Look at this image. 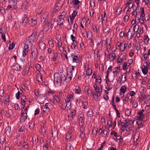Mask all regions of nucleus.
<instances>
[{
  "instance_id": "1",
  "label": "nucleus",
  "mask_w": 150,
  "mask_h": 150,
  "mask_svg": "<svg viewBox=\"0 0 150 150\" xmlns=\"http://www.w3.org/2000/svg\"><path fill=\"white\" fill-rule=\"evenodd\" d=\"M54 82L61 84L62 81H64L66 79L65 76L63 74L60 75L59 73H55L54 75Z\"/></svg>"
},
{
  "instance_id": "2",
  "label": "nucleus",
  "mask_w": 150,
  "mask_h": 150,
  "mask_svg": "<svg viewBox=\"0 0 150 150\" xmlns=\"http://www.w3.org/2000/svg\"><path fill=\"white\" fill-rule=\"evenodd\" d=\"M37 35V32H34L29 37L27 40V41L32 45H33L34 44H35Z\"/></svg>"
},
{
  "instance_id": "3",
  "label": "nucleus",
  "mask_w": 150,
  "mask_h": 150,
  "mask_svg": "<svg viewBox=\"0 0 150 150\" xmlns=\"http://www.w3.org/2000/svg\"><path fill=\"white\" fill-rule=\"evenodd\" d=\"M131 120H125L124 121L125 122H126L125 125H123L121 124V125L122 126L121 128L122 130L124 132H125V131H128L129 130L130 131V126L131 125L129 124L128 122H130Z\"/></svg>"
},
{
  "instance_id": "4",
  "label": "nucleus",
  "mask_w": 150,
  "mask_h": 150,
  "mask_svg": "<svg viewBox=\"0 0 150 150\" xmlns=\"http://www.w3.org/2000/svg\"><path fill=\"white\" fill-rule=\"evenodd\" d=\"M32 58L34 59H36L37 58V55L38 54V52L37 48L33 47L31 48Z\"/></svg>"
},
{
  "instance_id": "5",
  "label": "nucleus",
  "mask_w": 150,
  "mask_h": 150,
  "mask_svg": "<svg viewBox=\"0 0 150 150\" xmlns=\"http://www.w3.org/2000/svg\"><path fill=\"white\" fill-rule=\"evenodd\" d=\"M24 49L23 51V57H25L27 54H28L29 50L28 45L25 44L24 47Z\"/></svg>"
},
{
  "instance_id": "6",
  "label": "nucleus",
  "mask_w": 150,
  "mask_h": 150,
  "mask_svg": "<svg viewBox=\"0 0 150 150\" xmlns=\"http://www.w3.org/2000/svg\"><path fill=\"white\" fill-rule=\"evenodd\" d=\"M121 77H119L117 81L119 82V84H122V83H124L126 81V76L124 74L122 75Z\"/></svg>"
},
{
  "instance_id": "7",
  "label": "nucleus",
  "mask_w": 150,
  "mask_h": 150,
  "mask_svg": "<svg viewBox=\"0 0 150 150\" xmlns=\"http://www.w3.org/2000/svg\"><path fill=\"white\" fill-rule=\"evenodd\" d=\"M144 112V109H142L138 112L137 114L138 115V119H143L144 116V114H143V112Z\"/></svg>"
},
{
  "instance_id": "8",
  "label": "nucleus",
  "mask_w": 150,
  "mask_h": 150,
  "mask_svg": "<svg viewBox=\"0 0 150 150\" xmlns=\"http://www.w3.org/2000/svg\"><path fill=\"white\" fill-rule=\"evenodd\" d=\"M71 56L73 57V62L74 63V65H77V63L79 62L78 56L72 54Z\"/></svg>"
},
{
  "instance_id": "9",
  "label": "nucleus",
  "mask_w": 150,
  "mask_h": 150,
  "mask_svg": "<svg viewBox=\"0 0 150 150\" xmlns=\"http://www.w3.org/2000/svg\"><path fill=\"white\" fill-rule=\"evenodd\" d=\"M49 104L48 103H46L45 106H43L42 108V110H43L44 112H49L50 110L48 108V105Z\"/></svg>"
},
{
  "instance_id": "10",
  "label": "nucleus",
  "mask_w": 150,
  "mask_h": 150,
  "mask_svg": "<svg viewBox=\"0 0 150 150\" xmlns=\"http://www.w3.org/2000/svg\"><path fill=\"white\" fill-rule=\"evenodd\" d=\"M39 47L42 50H43L46 47V45L43 41L40 42Z\"/></svg>"
},
{
  "instance_id": "11",
  "label": "nucleus",
  "mask_w": 150,
  "mask_h": 150,
  "mask_svg": "<svg viewBox=\"0 0 150 150\" xmlns=\"http://www.w3.org/2000/svg\"><path fill=\"white\" fill-rule=\"evenodd\" d=\"M76 112L75 111H72L68 115L69 120H72L74 116H75Z\"/></svg>"
},
{
  "instance_id": "12",
  "label": "nucleus",
  "mask_w": 150,
  "mask_h": 150,
  "mask_svg": "<svg viewBox=\"0 0 150 150\" xmlns=\"http://www.w3.org/2000/svg\"><path fill=\"white\" fill-rule=\"evenodd\" d=\"M22 68L21 65H18V64L15 65L13 66V69L16 71H20L21 70Z\"/></svg>"
},
{
  "instance_id": "13",
  "label": "nucleus",
  "mask_w": 150,
  "mask_h": 150,
  "mask_svg": "<svg viewBox=\"0 0 150 150\" xmlns=\"http://www.w3.org/2000/svg\"><path fill=\"white\" fill-rule=\"evenodd\" d=\"M72 77V72L71 70H70L69 71H67V78L66 79H69L71 80Z\"/></svg>"
},
{
  "instance_id": "14",
  "label": "nucleus",
  "mask_w": 150,
  "mask_h": 150,
  "mask_svg": "<svg viewBox=\"0 0 150 150\" xmlns=\"http://www.w3.org/2000/svg\"><path fill=\"white\" fill-rule=\"evenodd\" d=\"M84 89L85 90H86V89L87 90L88 95L89 96H91L92 95V93L93 94V93L92 90L88 88V86H86L85 88Z\"/></svg>"
},
{
  "instance_id": "15",
  "label": "nucleus",
  "mask_w": 150,
  "mask_h": 150,
  "mask_svg": "<svg viewBox=\"0 0 150 150\" xmlns=\"http://www.w3.org/2000/svg\"><path fill=\"white\" fill-rule=\"evenodd\" d=\"M143 120V119H137L138 120L136 122L138 125V127H137L138 129H139L140 128V127H139V126H142L144 125V123L142 121Z\"/></svg>"
},
{
  "instance_id": "16",
  "label": "nucleus",
  "mask_w": 150,
  "mask_h": 150,
  "mask_svg": "<svg viewBox=\"0 0 150 150\" xmlns=\"http://www.w3.org/2000/svg\"><path fill=\"white\" fill-rule=\"evenodd\" d=\"M143 97L144 101V103H146L149 101L150 100V96L149 95L146 96L145 95H142Z\"/></svg>"
},
{
  "instance_id": "17",
  "label": "nucleus",
  "mask_w": 150,
  "mask_h": 150,
  "mask_svg": "<svg viewBox=\"0 0 150 150\" xmlns=\"http://www.w3.org/2000/svg\"><path fill=\"white\" fill-rule=\"evenodd\" d=\"M47 15H43L41 16V23H44L45 22H46V21H47Z\"/></svg>"
},
{
  "instance_id": "18",
  "label": "nucleus",
  "mask_w": 150,
  "mask_h": 150,
  "mask_svg": "<svg viewBox=\"0 0 150 150\" xmlns=\"http://www.w3.org/2000/svg\"><path fill=\"white\" fill-rule=\"evenodd\" d=\"M58 21L59 22V23H57V25H62L65 21L64 18H63L60 17H58Z\"/></svg>"
},
{
  "instance_id": "19",
  "label": "nucleus",
  "mask_w": 150,
  "mask_h": 150,
  "mask_svg": "<svg viewBox=\"0 0 150 150\" xmlns=\"http://www.w3.org/2000/svg\"><path fill=\"white\" fill-rule=\"evenodd\" d=\"M144 67L142 68V71L143 74H146L148 72V68L146 67L145 64L143 65Z\"/></svg>"
},
{
  "instance_id": "20",
  "label": "nucleus",
  "mask_w": 150,
  "mask_h": 150,
  "mask_svg": "<svg viewBox=\"0 0 150 150\" xmlns=\"http://www.w3.org/2000/svg\"><path fill=\"white\" fill-rule=\"evenodd\" d=\"M124 54H121L118 59V63H121L123 62V58L124 57Z\"/></svg>"
},
{
  "instance_id": "21",
  "label": "nucleus",
  "mask_w": 150,
  "mask_h": 150,
  "mask_svg": "<svg viewBox=\"0 0 150 150\" xmlns=\"http://www.w3.org/2000/svg\"><path fill=\"white\" fill-rule=\"evenodd\" d=\"M56 19L55 18H52L50 20V22L48 23V24H50V28H52L53 27V25H54V23Z\"/></svg>"
},
{
  "instance_id": "22",
  "label": "nucleus",
  "mask_w": 150,
  "mask_h": 150,
  "mask_svg": "<svg viewBox=\"0 0 150 150\" xmlns=\"http://www.w3.org/2000/svg\"><path fill=\"white\" fill-rule=\"evenodd\" d=\"M110 28L109 26H106L105 28L103 30L104 33H107V34H108L109 32H110Z\"/></svg>"
},
{
  "instance_id": "23",
  "label": "nucleus",
  "mask_w": 150,
  "mask_h": 150,
  "mask_svg": "<svg viewBox=\"0 0 150 150\" xmlns=\"http://www.w3.org/2000/svg\"><path fill=\"white\" fill-rule=\"evenodd\" d=\"M25 113L24 112H22L21 113V120H23L24 121L26 120L27 119V115L26 114V115H25Z\"/></svg>"
},
{
  "instance_id": "24",
  "label": "nucleus",
  "mask_w": 150,
  "mask_h": 150,
  "mask_svg": "<svg viewBox=\"0 0 150 150\" xmlns=\"http://www.w3.org/2000/svg\"><path fill=\"white\" fill-rule=\"evenodd\" d=\"M87 115L90 117H92L93 116V112L92 109H89L87 113Z\"/></svg>"
},
{
  "instance_id": "25",
  "label": "nucleus",
  "mask_w": 150,
  "mask_h": 150,
  "mask_svg": "<svg viewBox=\"0 0 150 150\" xmlns=\"http://www.w3.org/2000/svg\"><path fill=\"white\" fill-rule=\"evenodd\" d=\"M86 75L87 76H90L92 73V70L91 69L88 68L86 71Z\"/></svg>"
},
{
  "instance_id": "26",
  "label": "nucleus",
  "mask_w": 150,
  "mask_h": 150,
  "mask_svg": "<svg viewBox=\"0 0 150 150\" xmlns=\"http://www.w3.org/2000/svg\"><path fill=\"white\" fill-rule=\"evenodd\" d=\"M80 1L78 0H74V5L76 6L77 9H79V5H78V4L80 3Z\"/></svg>"
},
{
  "instance_id": "27",
  "label": "nucleus",
  "mask_w": 150,
  "mask_h": 150,
  "mask_svg": "<svg viewBox=\"0 0 150 150\" xmlns=\"http://www.w3.org/2000/svg\"><path fill=\"white\" fill-rule=\"evenodd\" d=\"M11 130V129L10 127L8 126L5 129V133L6 134H10Z\"/></svg>"
},
{
  "instance_id": "28",
  "label": "nucleus",
  "mask_w": 150,
  "mask_h": 150,
  "mask_svg": "<svg viewBox=\"0 0 150 150\" xmlns=\"http://www.w3.org/2000/svg\"><path fill=\"white\" fill-rule=\"evenodd\" d=\"M131 28V27L130 28L127 33V40H130L131 39V33L130 30Z\"/></svg>"
},
{
  "instance_id": "29",
  "label": "nucleus",
  "mask_w": 150,
  "mask_h": 150,
  "mask_svg": "<svg viewBox=\"0 0 150 150\" xmlns=\"http://www.w3.org/2000/svg\"><path fill=\"white\" fill-rule=\"evenodd\" d=\"M50 25H47L44 26L43 28V31H45V32L47 31L50 29Z\"/></svg>"
},
{
  "instance_id": "30",
  "label": "nucleus",
  "mask_w": 150,
  "mask_h": 150,
  "mask_svg": "<svg viewBox=\"0 0 150 150\" xmlns=\"http://www.w3.org/2000/svg\"><path fill=\"white\" fill-rule=\"evenodd\" d=\"M131 59H129L127 62L128 64H129V65H128L127 67V71L128 70V71H130L131 70L130 67V66L131 64Z\"/></svg>"
},
{
  "instance_id": "31",
  "label": "nucleus",
  "mask_w": 150,
  "mask_h": 150,
  "mask_svg": "<svg viewBox=\"0 0 150 150\" xmlns=\"http://www.w3.org/2000/svg\"><path fill=\"white\" fill-rule=\"evenodd\" d=\"M66 148L68 150H74L73 147L70 144H67L66 145Z\"/></svg>"
},
{
  "instance_id": "32",
  "label": "nucleus",
  "mask_w": 150,
  "mask_h": 150,
  "mask_svg": "<svg viewBox=\"0 0 150 150\" xmlns=\"http://www.w3.org/2000/svg\"><path fill=\"white\" fill-rule=\"evenodd\" d=\"M117 67H115L113 69L114 71H113V73L114 74V76L115 75L116 76L120 71L117 69Z\"/></svg>"
},
{
  "instance_id": "33",
  "label": "nucleus",
  "mask_w": 150,
  "mask_h": 150,
  "mask_svg": "<svg viewBox=\"0 0 150 150\" xmlns=\"http://www.w3.org/2000/svg\"><path fill=\"white\" fill-rule=\"evenodd\" d=\"M125 112L126 115L127 116H129L130 115L131 112V110L126 109L125 110Z\"/></svg>"
},
{
  "instance_id": "34",
  "label": "nucleus",
  "mask_w": 150,
  "mask_h": 150,
  "mask_svg": "<svg viewBox=\"0 0 150 150\" xmlns=\"http://www.w3.org/2000/svg\"><path fill=\"white\" fill-rule=\"evenodd\" d=\"M115 54L114 53L112 52L111 54H109V59H110V57H112V61H113L114 59H115Z\"/></svg>"
},
{
  "instance_id": "35",
  "label": "nucleus",
  "mask_w": 150,
  "mask_h": 150,
  "mask_svg": "<svg viewBox=\"0 0 150 150\" xmlns=\"http://www.w3.org/2000/svg\"><path fill=\"white\" fill-rule=\"evenodd\" d=\"M32 139L33 140V143L35 145L38 142V137H33Z\"/></svg>"
},
{
  "instance_id": "36",
  "label": "nucleus",
  "mask_w": 150,
  "mask_h": 150,
  "mask_svg": "<svg viewBox=\"0 0 150 150\" xmlns=\"http://www.w3.org/2000/svg\"><path fill=\"white\" fill-rule=\"evenodd\" d=\"M31 25L32 26L35 25L37 24V21L36 19H33L32 18L31 19Z\"/></svg>"
},
{
  "instance_id": "37",
  "label": "nucleus",
  "mask_w": 150,
  "mask_h": 150,
  "mask_svg": "<svg viewBox=\"0 0 150 150\" xmlns=\"http://www.w3.org/2000/svg\"><path fill=\"white\" fill-rule=\"evenodd\" d=\"M25 62V60L23 59H20L18 62L19 65H23Z\"/></svg>"
},
{
  "instance_id": "38",
  "label": "nucleus",
  "mask_w": 150,
  "mask_h": 150,
  "mask_svg": "<svg viewBox=\"0 0 150 150\" xmlns=\"http://www.w3.org/2000/svg\"><path fill=\"white\" fill-rule=\"evenodd\" d=\"M67 15V13L66 12L63 11L61 15L59 16L58 17H61V18H64Z\"/></svg>"
},
{
  "instance_id": "39",
  "label": "nucleus",
  "mask_w": 150,
  "mask_h": 150,
  "mask_svg": "<svg viewBox=\"0 0 150 150\" xmlns=\"http://www.w3.org/2000/svg\"><path fill=\"white\" fill-rule=\"evenodd\" d=\"M58 57V54L57 53L55 52L54 53V55L53 56L52 58V60L54 61H56L57 58Z\"/></svg>"
},
{
  "instance_id": "40",
  "label": "nucleus",
  "mask_w": 150,
  "mask_h": 150,
  "mask_svg": "<svg viewBox=\"0 0 150 150\" xmlns=\"http://www.w3.org/2000/svg\"><path fill=\"white\" fill-rule=\"evenodd\" d=\"M29 127L30 129H33L34 126L35 124L34 122H31L29 123Z\"/></svg>"
},
{
  "instance_id": "41",
  "label": "nucleus",
  "mask_w": 150,
  "mask_h": 150,
  "mask_svg": "<svg viewBox=\"0 0 150 150\" xmlns=\"http://www.w3.org/2000/svg\"><path fill=\"white\" fill-rule=\"evenodd\" d=\"M21 99L22 101V103H24L26 100V97L25 96H21Z\"/></svg>"
},
{
  "instance_id": "42",
  "label": "nucleus",
  "mask_w": 150,
  "mask_h": 150,
  "mask_svg": "<svg viewBox=\"0 0 150 150\" xmlns=\"http://www.w3.org/2000/svg\"><path fill=\"white\" fill-rule=\"evenodd\" d=\"M138 30V26L134 25L133 27V30L134 32H137Z\"/></svg>"
},
{
  "instance_id": "43",
  "label": "nucleus",
  "mask_w": 150,
  "mask_h": 150,
  "mask_svg": "<svg viewBox=\"0 0 150 150\" xmlns=\"http://www.w3.org/2000/svg\"><path fill=\"white\" fill-rule=\"evenodd\" d=\"M58 135V132L57 131H55L53 132H52V137L55 138V137H57Z\"/></svg>"
},
{
  "instance_id": "44",
  "label": "nucleus",
  "mask_w": 150,
  "mask_h": 150,
  "mask_svg": "<svg viewBox=\"0 0 150 150\" xmlns=\"http://www.w3.org/2000/svg\"><path fill=\"white\" fill-rule=\"evenodd\" d=\"M78 119L79 120V122H80L81 124L82 125H83L84 123V121H83V117L82 116H79L78 117Z\"/></svg>"
},
{
  "instance_id": "45",
  "label": "nucleus",
  "mask_w": 150,
  "mask_h": 150,
  "mask_svg": "<svg viewBox=\"0 0 150 150\" xmlns=\"http://www.w3.org/2000/svg\"><path fill=\"white\" fill-rule=\"evenodd\" d=\"M55 99L56 101L58 103L60 102V97L58 96H55Z\"/></svg>"
},
{
  "instance_id": "46",
  "label": "nucleus",
  "mask_w": 150,
  "mask_h": 150,
  "mask_svg": "<svg viewBox=\"0 0 150 150\" xmlns=\"http://www.w3.org/2000/svg\"><path fill=\"white\" fill-rule=\"evenodd\" d=\"M37 81L39 82H41L42 81V76L40 75H39L37 76Z\"/></svg>"
},
{
  "instance_id": "47",
  "label": "nucleus",
  "mask_w": 150,
  "mask_h": 150,
  "mask_svg": "<svg viewBox=\"0 0 150 150\" xmlns=\"http://www.w3.org/2000/svg\"><path fill=\"white\" fill-rule=\"evenodd\" d=\"M131 8H130V6H129L126 7L124 11H126L127 12H130L131 11Z\"/></svg>"
},
{
  "instance_id": "48",
  "label": "nucleus",
  "mask_w": 150,
  "mask_h": 150,
  "mask_svg": "<svg viewBox=\"0 0 150 150\" xmlns=\"http://www.w3.org/2000/svg\"><path fill=\"white\" fill-rule=\"evenodd\" d=\"M28 20L27 18H25L23 20L22 23L24 25H26V24L28 23Z\"/></svg>"
},
{
  "instance_id": "49",
  "label": "nucleus",
  "mask_w": 150,
  "mask_h": 150,
  "mask_svg": "<svg viewBox=\"0 0 150 150\" xmlns=\"http://www.w3.org/2000/svg\"><path fill=\"white\" fill-rule=\"evenodd\" d=\"M66 107L67 108H68L70 109L71 108V102H69L68 103H66Z\"/></svg>"
},
{
  "instance_id": "50",
  "label": "nucleus",
  "mask_w": 150,
  "mask_h": 150,
  "mask_svg": "<svg viewBox=\"0 0 150 150\" xmlns=\"http://www.w3.org/2000/svg\"><path fill=\"white\" fill-rule=\"evenodd\" d=\"M22 145L24 149H27V150L28 149V143H27V144H24V143H23Z\"/></svg>"
},
{
  "instance_id": "51",
  "label": "nucleus",
  "mask_w": 150,
  "mask_h": 150,
  "mask_svg": "<svg viewBox=\"0 0 150 150\" xmlns=\"http://www.w3.org/2000/svg\"><path fill=\"white\" fill-rule=\"evenodd\" d=\"M49 44L50 46L52 47H53L54 46L53 42L52 41L50 40L48 41Z\"/></svg>"
},
{
  "instance_id": "52",
  "label": "nucleus",
  "mask_w": 150,
  "mask_h": 150,
  "mask_svg": "<svg viewBox=\"0 0 150 150\" xmlns=\"http://www.w3.org/2000/svg\"><path fill=\"white\" fill-rule=\"evenodd\" d=\"M125 48V46H124L123 45H122L120 47V50L121 51H123L124 50Z\"/></svg>"
},
{
  "instance_id": "53",
  "label": "nucleus",
  "mask_w": 150,
  "mask_h": 150,
  "mask_svg": "<svg viewBox=\"0 0 150 150\" xmlns=\"http://www.w3.org/2000/svg\"><path fill=\"white\" fill-rule=\"evenodd\" d=\"M1 34L2 33V35L1 37L3 40H4V41L5 42L6 41V39L5 38V35L3 33H2L1 32L0 33Z\"/></svg>"
},
{
  "instance_id": "54",
  "label": "nucleus",
  "mask_w": 150,
  "mask_h": 150,
  "mask_svg": "<svg viewBox=\"0 0 150 150\" xmlns=\"http://www.w3.org/2000/svg\"><path fill=\"white\" fill-rule=\"evenodd\" d=\"M69 17H70V23H69V19H68L69 23V24H72L73 23V20L74 18L71 17V16H70Z\"/></svg>"
},
{
  "instance_id": "55",
  "label": "nucleus",
  "mask_w": 150,
  "mask_h": 150,
  "mask_svg": "<svg viewBox=\"0 0 150 150\" xmlns=\"http://www.w3.org/2000/svg\"><path fill=\"white\" fill-rule=\"evenodd\" d=\"M96 93H98L99 95V96H100L102 93V91H100V88H98L97 89L96 91Z\"/></svg>"
},
{
  "instance_id": "56",
  "label": "nucleus",
  "mask_w": 150,
  "mask_h": 150,
  "mask_svg": "<svg viewBox=\"0 0 150 150\" xmlns=\"http://www.w3.org/2000/svg\"><path fill=\"white\" fill-rule=\"evenodd\" d=\"M77 12H76V11H73V13L72 14V17L74 18L77 15Z\"/></svg>"
},
{
  "instance_id": "57",
  "label": "nucleus",
  "mask_w": 150,
  "mask_h": 150,
  "mask_svg": "<svg viewBox=\"0 0 150 150\" xmlns=\"http://www.w3.org/2000/svg\"><path fill=\"white\" fill-rule=\"evenodd\" d=\"M125 86L124 87V86H123L121 87L120 89V90L121 91V92L125 93V92L126 88H125Z\"/></svg>"
},
{
  "instance_id": "58",
  "label": "nucleus",
  "mask_w": 150,
  "mask_h": 150,
  "mask_svg": "<svg viewBox=\"0 0 150 150\" xmlns=\"http://www.w3.org/2000/svg\"><path fill=\"white\" fill-rule=\"evenodd\" d=\"M142 16V17H144L145 16V14L144 13V8H142V9L141 14L140 16Z\"/></svg>"
},
{
  "instance_id": "59",
  "label": "nucleus",
  "mask_w": 150,
  "mask_h": 150,
  "mask_svg": "<svg viewBox=\"0 0 150 150\" xmlns=\"http://www.w3.org/2000/svg\"><path fill=\"white\" fill-rule=\"evenodd\" d=\"M40 109L39 108L36 109L35 110V113H34L35 115H36L39 113Z\"/></svg>"
},
{
  "instance_id": "60",
  "label": "nucleus",
  "mask_w": 150,
  "mask_h": 150,
  "mask_svg": "<svg viewBox=\"0 0 150 150\" xmlns=\"http://www.w3.org/2000/svg\"><path fill=\"white\" fill-rule=\"evenodd\" d=\"M144 41H146L147 42H148L149 40V38L147 35H145L144 36Z\"/></svg>"
},
{
  "instance_id": "61",
  "label": "nucleus",
  "mask_w": 150,
  "mask_h": 150,
  "mask_svg": "<svg viewBox=\"0 0 150 150\" xmlns=\"http://www.w3.org/2000/svg\"><path fill=\"white\" fill-rule=\"evenodd\" d=\"M123 69L124 70H125L126 69L127 67V63L126 62H125L124 63V64L123 65Z\"/></svg>"
},
{
  "instance_id": "62",
  "label": "nucleus",
  "mask_w": 150,
  "mask_h": 150,
  "mask_svg": "<svg viewBox=\"0 0 150 150\" xmlns=\"http://www.w3.org/2000/svg\"><path fill=\"white\" fill-rule=\"evenodd\" d=\"M4 91L3 89L0 90V96H4Z\"/></svg>"
},
{
  "instance_id": "63",
  "label": "nucleus",
  "mask_w": 150,
  "mask_h": 150,
  "mask_svg": "<svg viewBox=\"0 0 150 150\" xmlns=\"http://www.w3.org/2000/svg\"><path fill=\"white\" fill-rule=\"evenodd\" d=\"M71 39L73 41V42H75V37L73 35H71Z\"/></svg>"
},
{
  "instance_id": "64",
  "label": "nucleus",
  "mask_w": 150,
  "mask_h": 150,
  "mask_svg": "<svg viewBox=\"0 0 150 150\" xmlns=\"http://www.w3.org/2000/svg\"><path fill=\"white\" fill-rule=\"evenodd\" d=\"M85 133H83V132H81V134H80V137L81 139H83L85 137Z\"/></svg>"
}]
</instances>
